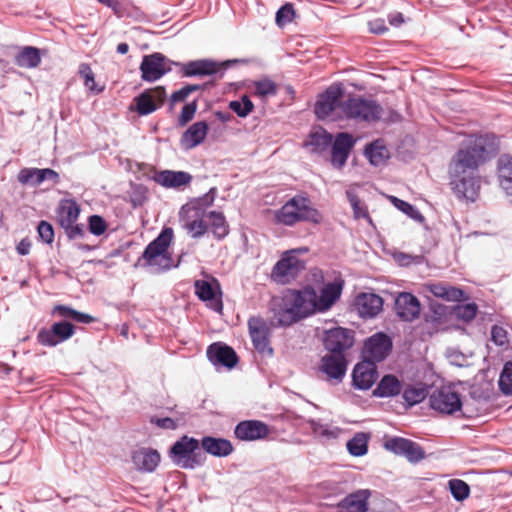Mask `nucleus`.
<instances>
[{
    "label": "nucleus",
    "instance_id": "680f3d73",
    "mask_svg": "<svg viewBox=\"0 0 512 512\" xmlns=\"http://www.w3.org/2000/svg\"><path fill=\"white\" fill-rule=\"evenodd\" d=\"M198 103L197 100H193L192 102L186 103L182 111L180 113V116L178 118V125L183 127L186 124H188L195 116V113L197 111Z\"/></svg>",
    "mask_w": 512,
    "mask_h": 512
},
{
    "label": "nucleus",
    "instance_id": "9d476101",
    "mask_svg": "<svg viewBox=\"0 0 512 512\" xmlns=\"http://www.w3.org/2000/svg\"><path fill=\"white\" fill-rule=\"evenodd\" d=\"M175 63L160 52L144 55L139 67L141 78L145 82H155L169 73Z\"/></svg>",
    "mask_w": 512,
    "mask_h": 512
},
{
    "label": "nucleus",
    "instance_id": "a18cd8bd",
    "mask_svg": "<svg viewBox=\"0 0 512 512\" xmlns=\"http://www.w3.org/2000/svg\"><path fill=\"white\" fill-rule=\"evenodd\" d=\"M390 200H391L392 204L398 210H400L401 212L406 214L411 219H413V220H415V221H417L419 223L424 222V220H425L424 216L421 214V212L414 205L410 204L407 201L399 199V198H397L395 196H390Z\"/></svg>",
    "mask_w": 512,
    "mask_h": 512
},
{
    "label": "nucleus",
    "instance_id": "423d86ee",
    "mask_svg": "<svg viewBox=\"0 0 512 512\" xmlns=\"http://www.w3.org/2000/svg\"><path fill=\"white\" fill-rule=\"evenodd\" d=\"M341 112L347 119L372 123L383 119L384 109L375 100L349 96L342 102Z\"/></svg>",
    "mask_w": 512,
    "mask_h": 512
},
{
    "label": "nucleus",
    "instance_id": "bf43d9fd",
    "mask_svg": "<svg viewBox=\"0 0 512 512\" xmlns=\"http://www.w3.org/2000/svg\"><path fill=\"white\" fill-rule=\"evenodd\" d=\"M88 230L95 236H101L107 230V223L102 216L97 214L91 215L88 218Z\"/></svg>",
    "mask_w": 512,
    "mask_h": 512
},
{
    "label": "nucleus",
    "instance_id": "8fccbe9b",
    "mask_svg": "<svg viewBox=\"0 0 512 512\" xmlns=\"http://www.w3.org/2000/svg\"><path fill=\"white\" fill-rule=\"evenodd\" d=\"M498 385L504 395H512V362H507L504 365Z\"/></svg>",
    "mask_w": 512,
    "mask_h": 512
},
{
    "label": "nucleus",
    "instance_id": "4d7b16f0",
    "mask_svg": "<svg viewBox=\"0 0 512 512\" xmlns=\"http://www.w3.org/2000/svg\"><path fill=\"white\" fill-rule=\"evenodd\" d=\"M182 227L187 231L191 238L199 239L207 233L209 226L204 219H200L198 221L193 220L192 222H188Z\"/></svg>",
    "mask_w": 512,
    "mask_h": 512
},
{
    "label": "nucleus",
    "instance_id": "5701e85b",
    "mask_svg": "<svg viewBox=\"0 0 512 512\" xmlns=\"http://www.w3.org/2000/svg\"><path fill=\"white\" fill-rule=\"evenodd\" d=\"M395 310L401 320L411 322L420 315V301L412 293L402 292L395 300Z\"/></svg>",
    "mask_w": 512,
    "mask_h": 512
},
{
    "label": "nucleus",
    "instance_id": "c756f323",
    "mask_svg": "<svg viewBox=\"0 0 512 512\" xmlns=\"http://www.w3.org/2000/svg\"><path fill=\"white\" fill-rule=\"evenodd\" d=\"M200 441L201 448L208 454L214 457H227L229 456L233 450V444L230 440L214 437V436H204Z\"/></svg>",
    "mask_w": 512,
    "mask_h": 512
},
{
    "label": "nucleus",
    "instance_id": "c03bdc74",
    "mask_svg": "<svg viewBox=\"0 0 512 512\" xmlns=\"http://www.w3.org/2000/svg\"><path fill=\"white\" fill-rule=\"evenodd\" d=\"M205 217H207V214H205L201 208H196V206L191 203H186L179 211V221L181 226H184V224L192 222L193 220L198 221L200 219H204Z\"/></svg>",
    "mask_w": 512,
    "mask_h": 512
},
{
    "label": "nucleus",
    "instance_id": "f3484780",
    "mask_svg": "<svg viewBox=\"0 0 512 512\" xmlns=\"http://www.w3.org/2000/svg\"><path fill=\"white\" fill-rule=\"evenodd\" d=\"M355 139L348 132L337 133L332 140L331 148V165L335 169H342L355 145Z\"/></svg>",
    "mask_w": 512,
    "mask_h": 512
},
{
    "label": "nucleus",
    "instance_id": "13d9d810",
    "mask_svg": "<svg viewBox=\"0 0 512 512\" xmlns=\"http://www.w3.org/2000/svg\"><path fill=\"white\" fill-rule=\"evenodd\" d=\"M217 192L218 191H217L216 187H211L207 193H205L204 195L194 199L190 203L192 205H195L196 208H201L202 211L205 214H207L206 213V209L213 205V203L215 201V198L217 196Z\"/></svg>",
    "mask_w": 512,
    "mask_h": 512
},
{
    "label": "nucleus",
    "instance_id": "6e6552de",
    "mask_svg": "<svg viewBox=\"0 0 512 512\" xmlns=\"http://www.w3.org/2000/svg\"><path fill=\"white\" fill-rule=\"evenodd\" d=\"M166 97L164 86L145 89L133 98L129 110L136 112L139 116H147L162 107Z\"/></svg>",
    "mask_w": 512,
    "mask_h": 512
},
{
    "label": "nucleus",
    "instance_id": "ea45409f",
    "mask_svg": "<svg viewBox=\"0 0 512 512\" xmlns=\"http://www.w3.org/2000/svg\"><path fill=\"white\" fill-rule=\"evenodd\" d=\"M368 440L367 434L360 432L356 433L354 437L348 440L346 447L350 455L355 457H361L368 452Z\"/></svg>",
    "mask_w": 512,
    "mask_h": 512
},
{
    "label": "nucleus",
    "instance_id": "7ed1b4c3",
    "mask_svg": "<svg viewBox=\"0 0 512 512\" xmlns=\"http://www.w3.org/2000/svg\"><path fill=\"white\" fill-rule=\"evenodd\" d=\"M320 212L312 207L311 200L297 194L289 199L281 208L273 211V223L285 226H294L299 222H311L318 224L321 222Z\"/></svg>",
    "mask_w": 512,
    "mask_h": 512
},
{
    "label": "nucleus",
    "instance_id": "c9c22d12",
    "mask_svg": "<svg viewBox=\"0 0 512 512\" xmlns=\"http://www.w3.org/2000/svg\"><path fill=\"white\" fill-rule=\"evenodd\" d=\"M14 62L19 67L35 68L41 63L40 49L25 46L15 55Z\"/></svg>",
    "mask_w": 512,
    "mask_h": 512
},
{
    "label": "nucleus",
    "instance_id": "a19ab883",
    "mask_svg": "<svg viewBox=\"0 0 512 512\" xmlns=\"http://www.w3.org/2000/svg\"><path fill=\"white\" fill-rule=\"evenodd\" d=\"M278 85L268 77L253 82V95L260 98L276 96Z\"/></svg>",
    "mask_w": 512,
    "mask_h": 512
},
{
    "label": "nucleus",
    "instance_id": "0eeeda50",
    "mask_svg": "<svg viewBox=\"0 0 512 512\" xmlns=\"http://www.w3.org/2000/svg\"><path fill=\"white\" fill-rule=\"evenodd\" d=\"M307 250V248H302L284 252L272 269V279L281 284L296 279L306 268V262L297 256V252H306Z\"/></svg>",
    "mask_w": 512,
    "mask_h": 512
},
{
    "label": "nucleus",
    "instance_id": "603ef678",
    "mask_svg": "<svg viewBox=\"0 0 512 512\" xmlns=\"http://www.w3.org/2000/svg\"><path fill=\"white\" fill-rule=\"evenodd\" d=\"M79 75L84 79V85L92 92L100 93L103 88H97L94 73L87 63H81L78 70Z\"/></svg>",
    "mask_w": 512,
    "mask_h": 512
},
{
    "label": "nucleus",
    "instance_id": "cd10ccee",
    "mask_svg": "<svg viewBox=\"0 0 512 512\" xmlns=\"http://www.w3.org/2000/svg\"><path fill=\"white\" fill-rule=\"evenodd\" d=\"M383 299L375 293H361L356 297L355 305L362 318H374L382 311Z\"/></svg>",
    "mask_w": 512,
    "mask_h": 512
},
{
    "label": "nucleus",
    "instance_id": "ddd939ff",
    "mask_svg": "<svg viewBox=\"0 0 512 512\" xmlns=\"http://www.w3.org/2000/svg\"><path fill=\"white\" fill-rule=\"evenodd\" d=\"M392 348V339L384 332H377L365 340L362 358L377 364L388 357Z\"/></svg>",
    "mask_w": 512,
    "mask_h": 512
},
{
    "label": "nucleus",
    "instance_id": "7c9ffc66",
    "mask_svg": "<svg viewBox=\"0 0 512 512\" xmlns=\"http://www.w3.org/2000/svg\"><path fill=\"white\" fill-rule=\"evenodd\" d=\"M154 181L166 188H180L192 181V175L185 171L163 170L154 176Z\"/></svg>",
    "mask_w": 512,
    "mask_h": 512
},
{
    "label": "nucleus",
    "instance_id": "4468645a",
    "mask_svg": "<svg viewBox=\"0 0 512 512\" xmlns=\"http://www.w3.org/2000/svg\"><path fill=\"white\" fill-rule=\"evenodd\" d=\"M75 333V326L68 321H59L52 324L50 328H42L37 334V341L42 346L54 347L69 338Z\"/></svg>",
    "mask_w": 512,
    "mask_h": 512
},
{
    "label": "nucleus",
    "instance_id": "f03ea898",
    "mask_svg": "<svg viewBox=\"0 0 512 512\" xmlns=\"http://www.w3.org/2000/svg\"><path fill=\"white\" fill-rule=\"evenodd\" d=\"M497 150L498 140L494 134L475 136L452 158L449 168L450 176L459 177L463 173L476 174L479 165L493 157Z\"/></svg>",
    "mask_w": 512,
    "mask_h": 512
},
{
    "label": "nucleus",
    "instance_id": "b1692460",
    "mask_svg": "<svg viewBox=\"0 0 512 512\" xmlns=\"http://www.w3.org/2000/svg\"><path fill=\"white\" fill-rule=\"evenodd\" d=\"M369 489H359L340 500L336 507L338 512H367L369 509Z\"/></svg>",
    "mask_w": 512,
    "mask_h": 512
},
{
    "label": "nucleus",
    "instance_id": "72a5a7b5",
    "mask_svg": "<svg viewBox=\"0 0 512 512\" xmlns=\"http://www.w3.org/2000/svg\"><path fill=\"white\" fill-rule=\"evenodd\" d=\"M498 180L501 188L509 196H512V156L501 155L497 162Z\"/></svg>",
    "mask_w": 512,
    "mask_h": 512
},
{
    "label": "nucleus",
    "instance_id": "412c9836",
    "mask_svg": "<svg viewBox=\"0 0 512 512\" xmlns=\"http://www.w3.org/2000/svg\"><path fill=\"white\" fill-rule=\"evenodd\" d=\"M378 377L377 364L363 359L357 363L352 371V384L356 389L368 390Z\"/></svg>",
    "mask_w": 512,
    "mask_h": 512
},
{
    "label": "nucleus",
    "instance_id": "4be33fe9",
    "mask_svg": "<svg viewBox=\"0 0 512 512\" xmlns=\"http://www.w3.org/2000/svg\"><path fill=\"white\" fill-rule=\"evenodd\" d=\"M195 294L215 312H222L223 303L221 299V290L218 282L214 286L206 280H196L194 283Z\"/></svg>",
    "mask_w": 512,
    "mask_h": 512
},
{
    "label": "nucleus",
    "instance_id": "0e129e2a",
    "mask_svg": "<svg viewBox=\"0 0 512 512\" xmlns=\"http://www.w3.org/2000/svg\"><path fill=\"white\" fill-rule=\"evenodd\" d=\"M63 229L69 240L84 239L87 237V232L83 224L73 223L63 227Z\"/></svg>",
    "mask_w": 512,
    "mask_h": 512
},
{
    "label": "nucleus",
    "instance_id": "2f4dec72",
    "mask_svg": "<svg viewBox=\"0 0 512 512\" xmlns=\"http://www.w3.org/2000/svg\"><path fill=\"white\" fill-rule=\"evenodd\" d=\"M333 136L322 127L314 128L305 142V146L311 147V152L314 154L322 155L330 148Z\"/></svg>",
    "mask_w": 512,
    "mask_h": 512
},
{
    "label": "nucleus",
    "instance_id": "dca6fc26",
    "mask_svg": "<svg viewBox=\"0 0 512 512\" xmlns=\"http://www.w3.org/2000/svg\"><path fill=\"white\" fill-rule=\"evenodd\" d=\"M353 342L352 331L343 327L326 330L323 336V346L328 354H344L352 347Z\"/></svg>",
    "mask_w": 512,
    "mask_h": 512
},
{
    "label": "nucleus",
    "instance_id": "37998d69",
    "mask_svg": "<svg viewBox=\"0 0 512 512\" xmlns=\"http://www.w3.org/2000/svg\"><path fill=\"white\" fill-rule=\"evenodd\" d=\"M228 107L240 118L247 117L254 110V104L246 94L237 100L230 101Z\"/></svg>",
    "mask_w": 512,
    "mask_h": 512
},
{
    "label": "nucleus",
    "instance_id": "6ab92c4d",
    "mask_svg": "<svg viewBox=\"0 0 512 512\" xmlns=\"http://www.w3.org/2000/svg\"><path fill=\"white\" fill-rule=\"evenodd\" d=\"M453 192L459 199L474 202L478 197L480 180L476 174L463 173L459 177H451Z\"/></svg>",
    "mask_w": 512,
    "mask_h": 512
},
{
    "label": "nucleus",
    "instance_id": "c85d7f7f",
    "mask_svg": "<svg viewBox=\"0 0 512 512\" xmlns=\"http://www.w3.org/2000/svg\"><path fill=\"white\" fill-rule=\"evenodd\" d=\"M209 126L206 121L193 123L181 136L180 144L190 150L200 145L206 138Z\"/></svg>",
    "mask_w": 512,
    "mask_h": 512
},
{
    "label": "nucleus",
    "instance_id": "3c124183",
    "mask_svg": "<svg viewBox=\"0 0 512 512\" xmlns=\"http://www.w3.org/2000/svg\"><path fill=\"white\" fill-rule=\"evenodd\" d=\"M346 197L352 207L353 214L356 219L364 218L371 221L367 208L361 205L359 197L353 191L347 190Z\"/></svg>",
    "mask_w": 512,
    "mask_h": 512
},
{
    "label": "nucleus",
    "instance_id": "09e8293b",
    "mask_svg": "<svg viewBox=\"0 0 512 512\" xmlns=\"http://www.w3.org/2000/svg\"><path fill=\"white\" fill-rule=\"evenodd\" d=\"M295 17V10L292 3L287 2L276 12L275 21L279 27H284L291 23Z\"/></svg>",
    "mask_w": 512,
    "mask_h": 512
},
{
    "label": "nucleus",
    "instance_id": "20e7f679",
    "mask_svg": "<svg viewBox=\"0 0 512 512\" xmlns=\"http://www.w3.org/2000/svg\"><path fill=\"white\" fill-rule=\"evenodd\" d=\"M173 237V229L164 227L158 236L145 247L138 263L143 260L142 265L152 268L155 273H162L173 267L177 268L180 262L173 264L172 256L168 253Z\"/></svg>",
    "mask_w": 512,
    "mask_h": 512
},
{
    "label": "nucleus",
    "instance_id": "de8ad7c7",
    "mask_svg": "<svg viewBox=\"0 0 512 512\" xmlns=\"http://www.w3.org/2000/svg\"><path fill=\"white\" fill-rule=\"evenodd\" d=\"M402 397L409 407L414 406L420 402H422L426 398V389L425 388H416L413 386H408L404 390H402Z\"/></svg>",
    "mask_w": 512,
    "mask_h": 512
},
{
    "label": "nucleus",
    "instance_id": "338daca9",
    "mask_svg": "<svg viewBox=\"0 0 512 512\" xmlns=\"http://www.w3.org/2000/svg\"><path fill=\"white\" fill-rule=\"evenodd\" d=\"M150 423L165 430H175L178 427L176 420L170 417H152Z\"/></svg>",
    "mask_w": 512,
    "mask_h": 512
},
{
    "label": "nucleus",
    "instance_id": "5fc2aeb1",
    "mask_svg": "<svg viewBox=\"0 0 512 512\" xmlns=\"http://www.w3.org/2000/svg\"><path fill=\"white\" fill-rule=\"evenodd\" d=\"M410 441L411 440L407 438L394 436L385 440L384 448L395 455L401 456Z\"/></svg>",
    "mask_w": 512,
    "mask_h": 512
},
{
    "label": "nucleus",
    "instance_id": "f257e3e1",
    "mask_svg": "<svg viewBox=\"0 0 512 512\" xmlns=\"http://www.w3.org/2000/svg\"><path fill=\"white\" fill-rule=\"evenodd\" d=\"M344 282L335 280L325 284L318 295L312 286L300 290H290L274 309L276 326L288 327L317 312L328 311L341 297Z\"/></svg>",
    "mask_w": 512,
    "mask_h": 512
},
{
    "label": "nucleus",
    "instance_id": "052dcab7",
    "mask_svg": "<svg viewBox=\"0 0 512 512\" xmlns=\"http://www.w3.org/2000/svg\"><path fill=\"white\" fill-rule=\"evenodd\" d=\"M478 307L475 303H467L458 305L455 309V314L459 319L465 322L473 320L477 314Z\"/></svg>",
    "mask_w": 512,
    "mask_h": 512
},
{
    "label": "nucleus",
    "instance_id": "58836bf2",
    "mask_svg": "<svg viewBox=\"0 0 512 512\" xmlns=\"http://www.w3.org/2000/svg\"><path fill=\"white\" fill-rule=\"evenodd\" d=\"M306 423L309 425L313 434L326 440L336 439L341 432L339 427L324 424L319 419L310 418L306 420Z\"/></svg>",
    "mask_w": 512,
    "mask_h": 512
},
{
    "label": "nucleus",
    "instance_id": "393cba45",
    "mask_svg": "<svg viewBox=\"0 0 512 512\" xmlns=\"http://www.w3.org/2000/svg\"><path fill=\"white\" fill-rule=\"evenodd\" d=\"M131 460L136 470L151 473L161 461L160 453L153 448H139L132 452Z\"/></svg>",
    "mask_w": 512,
    "mask_h": 512
},
{
    "label": "nucleus",
    "instance_id": "4c0bfd02",
    "mask_svg": "<svg viewBox=\"0 0 512 512\" xmlns=\"http://www.w3.org/2000/svg\"><path fill=\"white\" fill-rule=\"evenodd\" d=\"M80 207L74 200L66 201L61 205L58 211V222L63 228L70 224L76 223L79 218Z\"/></svg>",
    "mask_w": 512,
    "mask_h": 512
},
{
    "label": "nucleus",
    "instance_id": "69168bd1",
    "mask_svg": "<svg viewBox=\"0 0 512 512\" xmlns=\"http://www.w3.org/2000/svg\"><path fill=\"white\" fill-rule=\"evenodd\" d=\"M491 340L498 346H503L507 343V331L501 326L493 325L491 328Z\"/></svg>",
    "mask_w": 512,
    "mask_h": 512
},
{
    "label": "nucleus",
    "instance_id": "473e14b6",
    "mask_svg": "<svg viewBox=\"0 0 512 512\" xmlns=\"http://www.w3.org/2000/svg\"><path fill=\"white\" fill-rule=\"evenodd\" d=\"M403 390V382L393 374L384 375L373 391V396L389 398L398 396Z\"/></svg>",
    "mask_w": 512,
    "mask_h": 512
},
{
    "label": "nucleus",
    "instance_id": "f8f14e48",
    "mask_svg": "<svg viewBox=\"0 0 512 512\" xmlns=\"http://www.w3.org/2000/svg\"><path fill=\"white\" fill-rule=\"evenodd\" d=\"M342 84H332L323 93L319 94L314 104V114L317 119L325 120L336 108L341 109L344 96Z\"/></svg>",
    "mask_w": 512,
    "mask_h": 512
},
{
    "label": "nucleus",
    "instance_id": "39448f33",
    "mask_svg": "<svg viewBox=\"0 0 512 512\" xmlns=\"http://www.w3.org/2000/svg\"><path fill=\"white\" fill-rule=\"evenodd\" d=\"M169 457L174 465L193 470L204 464L200 453V441L194 437L183 435L169 449Z\"/></svg>",
    "mask_w": 512,
    "mask_h": 512
},
{
    "label": "nucleus",
    "instance_id": "79ce46f5",
    "mask_svg": "<svg viewBox=\"0 0 512 512\" xmlns=\"http://www.w3.org/2000/svg\"><path fill=\"white\" fill-rule=\"evenodd\" d=\"M365 156L373 166H379L387 159V149L378 142H372L365 147Z\"/></svg>",
    "mask_w": 512,
    "mask_h": 512
},
{
    "label": "nucleus",
    "instance_id": "aec40b11",
    "mask_svg": "<svg viewBox=\"0 0 512 512\" xmlns=\"http://www.w3.org/2000/svg\"><path fill=\"white\" fill-rule=\"evenodd\" d=\"M269 433V426L260 420H243L234 428L235 437L246 442L264 439Z\"/></svg>",
    "mask_w": 512,
    "mask_h": 512
},
{
    "label": "nucleus",
    "instance_id": "6e6d98bb",
    "mask_svg": "<svg viewBox=\"0 0 512 512\" xmlns=\"http://www.w3.org/2000/svg\"><path fill=\"white\" fill-rule=\"evenodd\" d=\"M401 456L411 463H418L425 458V451L418 443L411 440Z\"/></svg>",
    "mask_w": 512,
    "mask_h": 512
},
{
    "label": "nucleus",
    "instance_id": "f704fd0d",
    "mask_svg": "<svg viewBox=\"0 0 512 512\" xmlns=\"http://www.w3.org/2000/svg\"><path fill=\"white\" fill-rule=\"evenodd\" d=\"M427 288L429 292L432 293L435 297L442 298L446 301L459 302L465 296V293L462 289L442 282L431 283L427 286Z\"/></svg>",
    "mask_w": 512,
    "mask_h": 512
},
{
    "label": "nucleus",
    "instance_id": "1a4fd4ad",
    "mask_svg": "<svg viewBox=\"0 0 512 512\" xmlns=\"http://www.w3.org/2000/svg\"><path fill=\"white\" fill-rule=\"evenodd\" d=\"M239 62L238 59H231L219 64L210 59H198L187 63L176 62L175 66L180 67L182 77H203L217 74L220 70L224 71Z\"/></svg>",
    "mask_w": 512,
    "mask_h": 512
},
{
    "label": "nucleus",
    "instance_id": "e2e57ef3",
    "mask_svg": "<svg viewBox=\"0 0 512 512\" xmlns=\"http://www.w3.org/2000/svg\"><path fill=\"white\" fill-rule=\"evenodd\" d=\"M470 397L477 402H489L492 398V390L484 388L483 386L477 385L472 386L469 391Z\"/></svg>",
    "mask_w": 512,
    "mask_h": 512
},
{
    "label": "nucleus",
    "instance_id": "e433bc0d",
    "mask_svg": "<svg viewBox=\"0 0 512 512\" xmlns=\"http://www.w3.org/2000/svg\"><path fill=\"white\" fill-rule=\"evenodd\" d=\"M207 217L210 220V228L213 236L217 240H223L229 234V225L222 212L210 211L207 213Z\"/></svg>",
    "mask_w": 512,
    "mask_h": 512
},
{
    "label": "nucleus",
    "instance_id": "864d4df0",
    "mask_svg": "<svg viewBox=\"0 0 512 512\" xmlns=\"http://www.w3.org/2000/svg\"><path fill=\"white\" fill-rule=\"evenodd\" d=\"M37 234L39 241H41L44 244L52 245V243L54 242L55 233L53 225L46 220H41L38 223Z\"/></svg>",
    "mask_w": 512,
    "mask_h": 512
},
{
    "label": "nucleus",
    "instance_id": "a878e982",
    "mask_svg": "<svg viewBox=\"0 0 512 512\" xmlns=\"http://www.w3.org/2000/svg\"><path fill=\"white\" fill-rule=\"evenodd\" d=\"M347 360L344 354H326L321 359V371L330 379L341 382L346 374Z\"/></svg>",
    "mask_w": 512,
    "mask_h": 512
},
{
    "label": "nucleus",
    "instance_id": "a211bd4d",
    "mask_svg": "<svg viewBox=\"0 0 512 512\" xmlns=\"http://www.w3.org/2000/svg\"><path fill=\"white\" fill-rule=\"evenodd\" d=\"M206 355L211 364L216 368L225 367L229 370L234 368L239 360L235 350L222 342L210 344Z\"/></svg>",
    "mask_w": 512,
    "mask_h": 512
},
{
    "label": "nucleus",
    "instance_id": "2eb2a0df",
    "mask_svg": "<svg viewBox=\"0 0 512 512\" xmlns=\"http://www.w3.org/2000/svg\"><path fill=\"white\" fill-rule=\"evenodd\" d=\"M248 329L254 348L259 353L272 356L273 348L269 341L271 329L265 320L259 316L250 317L248 320Z\"/></svg>",
    "mask_w": 512,
    "mask_h": 512
},
{
    "label": "nucleus",
    "instance_id": "9b49d317",
    "mask_svg": "<svg viewBox=\"0 0 512 512\" xmlns=\"http://www.w3.org/2000/svg\"><path fill=\"white\" fill-rule=\"evenodd\" d=\"M429 404L433 410L446 415H453L464 406L461 394L454 391L451 386H442L434 390L429 397Z\"/></svg>",
    "mask_w": 512,
    "mask_h": 512
},
{
    "label": "nucleus",
    "instance_id": "49530a36",
    "mask_svg": "<svg viewBox=\"0 0 512 512\" xmlns=\"http://www.w3.org/2000/svg\"><path fill=\"white\" fill-rule=\"evenodd\" d=\"M451 495L456 501H463L469 497L470 487L461 479H451L448 482Z\"/></svg>",
    "mask_w": 512,
    "mask_h": 512
},
{
    "label": "nucleus",
    "instance_id": "bb28decb",
    "mask_svg": "<svg viewBox=\"0 0 512 512\" xmlns=\"http://www.w3.org/2000/svg\"><path fill=\"white\" fill-rule=\"evenodd\" d=\"M59 178V174L50 168H23L18 174V181L21 184H30L32 186H38L46 180L56 184L59 182Z\"/></svg>",
    "mask_w": 512,
    "mask_h": 512
},
{
    "label": "nucleus",
    "instance_id": "774afa93",
    "mask_svg": "<svg viewBox=\"0 0 512 512\" xmlns=\"http://www.w3.org/2000/svg\"><path fill=\"white\" fill-rule=\"evenodd\" d=\"M369 31L376 35H383L388 31L385 20L377 18L368 22Z\"/></svg>",
    "mask_w": 512,
    "mask_h": 512
}]
</instances>
